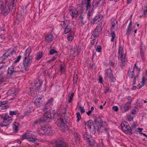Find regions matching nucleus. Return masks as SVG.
<instances>
[{"label": "nucleus", "mask_w": 147, "mask_h": 147, "mask_svg": "<svg viewBox=\"0 0 147 147\" xmlns=\"http://www.w3.org/2000/svg\"><path fill=\"white\" fill-rule=\"evenodd\" d=\"M18 91V89H14L13 90H10L7 92V94L12 96H14L17 94Z\"/></svg>", "instance_id": "20"}, {"label": "nucleus", "mask_w": 147, "mask_h": 147, "mask_svg": "<svg viewBox=\"0 0 147 147\" xmlns=\"http://www.w3.org/2000/svg\"><path fill=\"white\" fill-rule=\"evenodd\" d=\"M67 122L66 120L64 121L61 118H60L57 119L56 123L58 127H61V130L64 131L65 129H67V126L65 124Z\"/></svg>", "instance_id": "9"}, {"label": "nucleus", "mask_w": 147, "mask_h": 147, "mask_svg": "<svg viewBox=\"0 0 147 147\" xmlns=\"http://www.w3.org/2000/svg\"><path fill=\"white\" fill-rule=\"evenodd\" d=\"M144 14L145 15H147V8L144 10Z\"/></svg>", "instance_id": "57"}, {"label": "nucleus", "mask_w": 147, "mask_h": 147, "mask_svg": "<svg viewBox=\"0 0 147 147\" xmlns=\"http://www.w3.org/2000/svg\"><path fill=\"white\" fill-rule=\"evenodd\" d=\"M101 47L100 45H98L96 48V51L98 52H100L101 51Z\"/></svg>", "instance_id": "39"}, {"label": "nucleus", "mask_w": 147, "mask_h": 147, "mask_svg": "<svg viewBox=\"0 0 147 147\" xmlns=\"http://www.w3.org/2000/svg\"><path fill=\"white\" fill-rule=\"evenodd\" d=\"M132 24L131 22L130 21L129 25L128 26L126 30V35L127 36L131 34V33H133V30L131 28Z\"/></svg>", "instance_id": "21"}, {"label": "nucleus", "mask_w": 147, "mask_h": 147, "mask_svg": "<svg viewBox=\"0 0 147 147\" xmlns=\"http://www.w3.org/2000/svg\"><path fill=\"white\" fill-rule=\"evenodd\" d=\"M42 84V82L39 80L35 81L32 84V87L30 88L31 94L32 96H34L36 93V89L38 90L40 89Z\"/></svg>", "instance_id": "5"}, {"label": "nucleus", "mask_w": 147, "mask_h": 147, "mask_svg": "<svg viewBox=\"0 0 147 147\" xmlns=\"http://www.w3.org/2000/svg\"><path fill=\"white\" fill-rule=\"evenodd\" d=\"M79 109H80V112L82 113H84L85 112V110L83 109V108L82 106H80L79 107Z\"/></svg>", "instance_id": "51"}, {"label": "nucleus", "mask_w": 147, "mask_h": 147, "mask_svg": "<svg viewBox=\"0 0 147 147\" xmlns=\"http://www.w3.org/2000/svg\"><path fill=\"white\" fill-rule=\"evenodd\" d=\"M90 145L92 147H97L95 142L91 138V140L88 141Z\"/></svg>", "instance_id": "28"}, {"label": "nucleus", "mask_w": 147, "mask_h": 147, "mask_svg": "<svg viewBox=\"0 0 147 147\" xmlns=\"http://www.w3.org/2000/svg\"><path fill=\"white\" fill-rule=\"evenodd\" d=\"M19 123H18L15 122L13 125V129L14 131L16 132H17L18 131V126L19 125Z\"/></svg>", "instance_id": "32"}, {"label": "nucleus", "mask_w": 147, "mask_h": 147, "mask_svg": "<svg viewBox=\"0 0 147 147\" xmlns=\"http://www.w3.org/2000/svg\"><path fill=\"white\" fill-rule=\"evenodd\" d=\"M78 80V76L77 75L74 76L73 77V82L74 84H76Z\"/></svg>", "instance_id": "37"}, {"label": "nucleus", "mask_w": 147, "mask_h": 147, "mask_svg": "<svg viewBox=\"0 0 147 147\" xmlns=\"http://www.w3.org/2000/svg\"><path fill=\"white\" fill-rule=\"evenodd\" d=\"M42 53L41 52H39L37 54L36 56L35 57V59L37 60H39L42 58Z\"/></svg>", "instance_id": "33"}, {"label": "nucleus", "mask_w": 147, "mask_h": 147, "mask_svg": "<svg viewBox=\"0 0 147 147\" xmlns=\"http://www.w3.org/2000/svg\"><path fill=\"white\" fill-rule=\"evenodd\" d=\"M135 116L134 115H132L131 114L129 116V117L128 118V119L129 121H132L134 117Z\"/></svg>", "instance_id": "48"}, {"label": "nucleus", "mask_w": 147, "mask_h": 147, "mask_svg": "<svg viewBox=\"0 0 147 147\" xmlns=\"http://www.w3.org/2000/svg\"><path fill=\"white\" fill-rule=\"evenodd\" d=\"M0 107H1V109H5V108L4 106L1 105V106H0Z\"/></svg>", "instance_id": "63"}, {"label": "nucleus", "mask_w": 147, "mask_h": 147, "mask_svg": "<svg viewBox=\"0 0 147 147\" xmlns=\"http://www.w3.org/2000/svg\"><path fill=\"white\" fill-rule=\"evenodd\" d=\"M105 75L107 77H109V78H111L113 75L111 69H107Z\"/></svg>", "instance_id": "26"}, {"label": "nucleus", "mask_w": 147, "mask_h": 147, "mask_svg": "<svg viewBox=\"0 0 147 147\" xmlns=\"http://www.w3.org/2000/svg\"><path fill=\"white\" fill-rule=\"evenodd\" d=\"M60 71L61 72V73L65 71V68L64 67L62 66V65H61L60 66Z\"/></svg>", "instance_id": "42"}, {"label": "nucleus", "mask_w": 147, "mask_h": 147, "mask_svg": "<svg viewBox=\"0 0 147 147\" xmlns=\"http://www.w3.org/2000/svg\"><path fill=\"white\" fill-rule=\"evenodd\" d=\"M113 109L114 111H117L118 110V108L116 106H115L113 107Z\"/></svg>", "instance_id": "56"}, {"label": "nucleus", "mask_w": 147, "mask_h": 147, "mask_svg": "<svg viewBox=\"0 0 147 147\" xmlns=\"http://www.w3.org/2000/svg\"><path fill=\"white\" fill-rule=\"evenodd\" d=\"M76 117L78 118L77 119V121L78 122L79 121V120L81 119V116L80 113L78 112L77 113Z\"/></svg>", "instance_id": "38"}, {"label": "nucleus", "mask_w": 147, "mask_h": 147, "mask_svg": "<svg viewBox=\"0 0 147 147\" xmlns=\"http://www.w3.org/2000/svg\"><path fill=\"white\" fill-rule=\"evenodd\" d=\"M54 147H68L67 145L62 141L58 140L53 144Z\"/></svg>", "instance_id": "12"}, {"label": "nucleus", "mask_w": 147, "mask_h": 147, "mask_svg": "<svg viewBox=\"0 0 147 147\" xmlns=\"http://www.w3.org/2000/svg\"><path fill=\"white\" fill-rule=\"evenodd\" d=\"M0 36H1V37L2 39H4L5 38L4 35L3 34H1Z\"/></svg>", "instance_id": "59"}, {"label": "nucleus", "mask_w": 147, "mask_h": 147, "mask_svg": "<svg viewBox=\"0 0 147 147\" xmlns=\"http://www.w3.org/2000/svg\"><path fill=\"white\" fill-rule=\"evenodd\" d=\"M31 53V48L28 47L26 50L24 54V57L23 60V64L25 67L29 66L31 64L32 57V56L30 55Z\"/></svg>", "instance_id": "4"}, {"label": "nucleus", "mask_w": 147, "mask_h": 147, "mask_svg": "<svg viewBox=\"0 0 147 147\" xmlns=\"http://www.w3.org/2000/svg\"><path fill=\"white\" fill-rule=\"evenodd\" d=\"M33 107L30 105H29L26 108L27 111L25 112L26 113V115H28V113H30L31 112L32 110H33Z\"/></svg>", "instance_id": "29"}, {"label": "nucleus", "mask_w": 147, "mask_h": 147, "mask_svg": "<svg viewBox=\"0 0 147 147\" xmlns=\"http://www.w3.org/2000/svg\"><path fill=\"white\" fill-rule=\"evenodd\" d=\"M112 27L111 29H116L117 28V22L115 20H114L112 21Z\"/></svg>", "instance_id": "27"}, {"label": "nucleus", "mask_w": 147, "mask_h": 147, "mask_svg": "<svg viewBox=\"0 0 147 147\" xmlns=\"http://www.w3.org/2000/svg\"><path fill=\"white\" fill-rule=\"evenodd\" d=\"M80 136L76 133H74V134L73 138L72 139L73 141L75 142H78L80 140Z\"/></svg>", "instance_id": "25"}, {"label": "nucleus", "mask_w": 147, "mask_h": 147, "mask_svg": "<svg viewBox=\"0 0 147 147\" xmlns=\"http://www.w3.org/2000/svg\"><path fill=\"white\" fill-rule=\"evenodd\" d=\"M13 53V51H10V50H8L5 53V55H7L8 56H9L11 55H12Z\"/></svg>", "instance_id": "34"}, {"label": "nucleus", "mask_w": 147, "mask_h": 147, "mask_svg": "<svg viewBox=\"0 0 147 147\" xmlns=\"http://www.w3.org/2000/svg\"><path fill=\"white\" fill-rule=\"evenodd\" d=\"M94 122L98 127L96 128V130H97L101 133L106 131L105 129L103 126V121L100 117H98L95 118Z\"/></svg>", "instance_id": "6"}, {"label": "nucleus", "mask_w": 147, "mask_h": 147, "mask_svg": "<svg viewBox=\"0 0 147 147\" xmlns=\"http://www.w3.org/2000/svg\"><path fill=\"white\" fill-rule=\"evenodd\" d=\"M8 102V101H0V106H1V105H3L6 103H7Z\"/></svg>", "instance_id": "53"}, {"label": "nucleus", "mask_w": 147, "mask_h": 147, "mask_svg": "<svg viewBox=\"0 0 147 147\" xmlns=\"http://www.w3.org/2000/svg\"><path fill=\"white\" fill-rule=\"evenodd\" d=\"M34 103L36 107H41L43 105L41 98L39 97L36 98L34 102Z\"/></svg>", "instance_id": "18"}, {"label": "nucleus", "mask_w": 147, "mask_h": 147, "mask_svg": "<svg viewBox=\"0 0 147 147\" xmlns=\"http://www.w3.org/2000/svg\"><path fill=\"white\" fill-rule=\"evenodd\" d=\"M136 123H134L132 124L131 126L133 128H135L136 127Z\"/></svg>", "instance_id": "58"}, {"label": "nucleus", "mask_w": 147, "mask_h": 147, "mask_svg": "<svg viewBox=\"0 0 147 147\" xmlns=\"http://www.w3.org/2000/svg\"><path fill=\"white\" fill-rule=\"evenodd\" d=\"M127 100H128V102L127 103H129L131 104V96H129L127 97Z\"/></svg>", "instance_id": "50"}, {"label": "nucleus", "mask_w": 147, "mask_h": 147, "mask_svg": "<svg viewBox=\"0 0 147 147\" xmlns=\"http://www.w3.org/2000/svg\"><path fill=\"white\" fill-rule=\"evenodd\" d=\"M74 95V93L73 92L71 93L69 98L68 100V101L69 103L71 102L72 98L73 97Z\"/></svg>", "instance_id": "46"}, {"label": "nucleus", "mask_w": 147, "mask_h": 147, "mask_svg": "<svg viewBox=\"0 0 147 147\" xmlns=\"http://www.w3.org/2000/svg\"><path fill=\"white\" fill-rule=\"evenodd\" d=\"M130 104L129 103H126L124 107V110L125 111L128 110L131 107Z\"/></svg>", "instance_id": "31"}, {"label": "nucleus", "mask_w": 147, "mask_h": 147, "mask_svg": "<svg viewBox=\"0 0 147 147\" xmlns=\"http://www.w3.org/2000/svg\"><path fill=\"white\" fill-rule=\"evenodd\" d=\"M17 113V112L16 111H10L9 113V114L11 115H16Z\"/></svg>", "instance_id": "45"}, {"label": "nucleus", "mask_w": 147, "mask_h": 147, "mask_svg": "<svg viewBox=\"0 0 147 147\" xmlns=\"http://www.w3.org/2000/svg\"><path fill=\"white\" fill-rule=\"evenodd\" d=\"M99 81L100 83H102V79L101 77H99Z\"/></svg>", "instance_id": "60"}, {"label": "nucleus", "mask_w": 147, "mask_h": 147, "mask_svg": "<svg viewBox=\"0 0 147 147\" xmlns=\"http://www.w3.org/2000/svg\"><path fill=\"white\" fill-rule=\"evenodd\" d=\"M83 136L84 140L87 142H88L90 140H91L92 138L90 134L87 132L84 133L83 134Z\"/></svg>", "instance_id": "23"}, {"label": "nucleus", "mask_w": 147, "mask_h": 147, "mask_svg": "<svg viewBox=\"0 0 147 147\" xmlns=\"http://www.w3.org/2000/svg\"><path fill=\"white\" fill-rule=\"evenodd\" d=\"M27 140L28 141L32 142H36L37 140L36 138H28Z\"/></svg>", "instance_id": "35"}, {"label": "nucleus", "mask_w": 147, "mask_h": 147, "mask_svg": "<svg viewBox=\"0 0 147 147\" xmlns=\"http://www.w3.org/2000/svg\"><path fill=\"white\" fill-rule=\"evenodd\" d=\"M71 52H73L75 55H77L79 54V53L77 51L76 49L71 50Z\"/></svg>", "instance_id": "41"}, {"label": "nucleus", "mask_w": 147, "mask_h": 147, "mask_svg": "<svg viewBox=\"0 0 147 147\" xmlns=\"http://www.w3.org/2000/svg\"><path fill=\"white\" fill-rule=\"evenodd\" d=\"M100 19V16L99 15H97L91 21V24H93L95 23V22L98 20L99 21V20Z\"/></svg>", "instance_id": "30"}, {"label": "nucleus", "mask_w": 147, "mask_h": 147, "mask_svg": "<svg viewBox=\"0 0 147 147\" xmlns=\"http://www.w3.org/2000/svg\"><path fill=\"white\" fill-rule=\"evenodd\" d=\"M91 112H92V111L90 110L88 112H87L86 113L88 115H90V114L91 113Z\"/></svg>", "instance_id": "62"}, {"label": "nucleus", "mask_w": 147, "mask_h": 147, "mask_svg": "<svg viewBox=\"0 0 147 147\" xmlns=\"http://www.w3.org/2000/svg\"><path fill=\"white\" fill-rule=\"evenodd\" d=\"M3 71L1 69H0V81H1L3 79V76H2V74Z\"/></svg>", "instance_id": "44"}, {"label": "nucleus", "mask_w": 147, "mask_h": 147, "mask_svg": "<svg viewBox=\"0 0 147 147\" xmlns=\"http://www.w3.org/2000/svg\"><path fill=\"white\" fill-rule=\"evenodd\" d=\"M119 55L118 58L120 62L123 65L127 61L126 58V53L124 52L121 47H119Z\"/></svg>", "instance_id": "8"}, {"label": "nucleus", "mask_w": 147, "mask_h": 147, "mask_svg": "<svg viewBox=\"0 0 147 147\" xmlns=\"http://www.w3.org/2000/svg\"><path fill=\"white\" fill-rule=\"evenodd\" d=\"M74 31L69 32L67 35V40L68 42L72 41L74 39Z\"/></svg>", "instance_id": "24"}, {"label": "nucleus", "mask_w": 147, "mask_h": 147, "mask_svg": "<svg viewBox=\"0 0 147 147\" xmlns=\"http://www.w3.org/2000/svg\"><path fill=\"white\" fill-rule=\"evenodd\" d=\"M53 36L52 34H47L45 37V41L47 43H49L53 40Z\"/></svg>", "instance_id": "19"}, {"label": "nucleus", "mask_w": 147, "mask_h": 147, "mask_svg": "<svg viewBox=\"0 0 147 147\" xmlns=\"http://www.w3.org/2000/svg\"><path fill=\"white\" fill-rule=\"evenodd\" d=\"M134 70L131 71V70L129 69L128 71V75L130 78H132L134 77L132 84L133 85L135 84L136 80L138 79V75L137 74L135 76Z\"/></svg>", "instance_id": "11"}, {"label": "nucleus", "mask_w": 147, "mask_h": 147, "mask_svg": "<svg viewBox=\"0 0 147 147\" xmlns=\"http://www.w3.org/2000/svg\"><path fill=\"white\" fill-rule=\"evenodd\" d=\"M110 36L112 37L111 38V41H113L114 38L115 37V35L114 33L111 32L110 34Z\"/></svg>", "instance_id": "40"}, {"label": "nucleus", "mask_w": 147, "mask_h": 147, "mask_svg": "<svg viewBox=\"0 0 147 147\" xmlns=\"http://www.w3.org/2000/svg\"><path fill=\"white\" fill-rule=\"evenodd\" d=\"M90 129V131L93 133H95L96 129L91 120H89L85 124Z\"/></svg>", "instance_id": "13"}, {"label": "nucleus", "mask_w": 147, "mask_h": 147, "mask_svg": "<svg viewBox=\"0 0 147 147\" xmlns=\"http://www.w3.org/2000/svg\"><path fill=\"white\" fill-rule=\"evenodd\" d=\"M102 30L100 26H96L94 31L93 32L92 35L95 37H97L100 34Z\"/></svg>", "instance_id": "16"}, {"label": "nucleus", "mask_w": 147, "mask_h": 147, "mask_svg": "<svg viewBox=\"0 0 147 147\" xmlns=\"http://www.w3.org/2000/svg\"><path fill=\"white\" fill-rule=\"evenodd\" d=\"M121 127L122 130L125 133L129 135L132 134V130L127 122L124 121L122 122L121 124Z\"/></svg>", "instance_id": "10"}, {"label": "nucleus", "mask_w": 147, "mask_h": 147, "mask_svg": "<svg viewBox=\"0 0 147 147\" xmlns=\"http://www.w3.org/2000/svg\"><path fill=\"white\" fill-rule=\"evenodd\" d=\"M138 131L139 132H141L142 130H143V129L142 128H140L139 127H138Z\"/></svg>", "instance_id": "61"}, {"label": "nucleus", "mask_w": 147, "mask_h": 147, "mask_svg": "<svg viewBox=\"0 0 147 147\" xmlns=\"http://www.w3.org/2000/svg\"><path fill=\"white\" fill-rule=\"evenodd\" d=\"M145 78H144V77H143L142 78V86H139V85H138V86H139L138 87V88L139 89L141 88L142 86H144V84H145Z\"/></svg>", "instance_id": "36"}, {"label": "nucleus", "mask_w": 147, "mask_h": 147, "mask_svg": "<svg viewBox=\"0 0 147 147\" xmlns=\"http://www.w3.org/2000/svg\"><path fill=\"white\" fill-rule=\"evenodd\" d=\"M1 119H3L1 122V126L2 127L7 126L12 122L11 117L8 115H3Z\"/></svg>", "instance_id": "7"}, {"label": "nucleus", "mask_w": 147, "mask_h": 147, "mask_svg": "<svg viewBox=\"0 0 147 147\" xmlns=\"http://www.w3.org/2000/svg\"><path fill=\"white\" fill-rule=\"evenodd\" d=\"M18 73V71L15 70L13 66H11L8 70L7 74L9 76L11 75H16Z\"/></svg>", "instance_id": "15"}, {"label": "nucleus", "mask_w": 147, "mask_h": 147, "mask_svg": "<svg viewBox=\"0 0 147 147\" xmlns=\"http://www.w3.org/2000/svg\"><path fill=\"white\" fill-rule=\"evenodd\" d=\"M53 100V99L52 98H51L47 102L46 104L45 108L43 109L44 111L46 110L47 109H48L49 107L50 106L53 105L52 102Z\"/></svg>", "instance_id": "22"}, {"label": "nucleus", "mask_w": 147, "mask_h": 147, "mask_svg": "<svg viewBox=\"0 0 147 147\" xmlns=\"http://www.w3.org/2000/svg\"><path fill=\"white\" fill-rule=\"evenodd\" d=\"M69 10L70 15L73 18H76L78 15V12L76 9L72 6L70 7Z\"/></svg>", "instance_id": "14"}, {"label": "nucleus", "mask_w": 147, "mask_h": 147, "mask_svg": "<svg viewBox=\"0 0 147 147\" xmlns=\"http://www.w3.org/2000/svg\"><path fill=\"white\" fill-rule=\"evenodd\" d=\"M8 56L7 55H5V53L1 57V59L2 61H3L8 58Z\"/></svg>", "instance_id": "47"}, {"label": "nucleus", "mask_w": 147, "mask_h": 147, "mask_svg": "<svg viewBox=\"0 0 147 147\" xmlns=\"http://www.w3.org/2000/svg\"><path fill=\"white\" fill-rule=\"evenodd\" d=\"M101 0L98 1L97 0H94L92 3L90 4V0H84L82 2V5L86 8L88 11L87 18L89 20L90 17H91L95 8L100 4Z\"/></svg>", "instance_id": "2"}, {"label": "nucleus", "mask_w": 147, "mask_h": 147, "mask_svg": "<svg viewBox=\"0 0 147 147\" xmlns=\"http://www.w3.org/2000/svg\"><path fill=\"white\" fill-rule=\"evenodd\" d=\"M136 111L134 109H133L131 111V113L130 114L134 115L135 116V115L136 114Z\"/></svg>", "instance_id": "52"}, {"label": "nucleus", "mask_w": 147, "mask_h": 147, "mask_svg": "<svg viewBox=\"0 0 147 147\" xmlns=\"http://www.w3.org/2000/svg\"><path fill=\"white\" fill-rule=\"evenodd\" d=\"M111 80V82H114L115 81V77H113V76H112V77H111V78H109Z\"/></svg>", "instance_id": "54"}, {"label": "nucleus", "mask_w": 147, "mask_h": 147, "mask_svg": "<svg viewBox=\"0 0 147 147\" xmlns=\"http://www.w3.org/2000/svg\"><path fill=\"white\" fill-rule=\"evenodd\" d=\"M51 114L50 111H47L45 113L42 119L40 121H37L35 122V123L39 124L40 126L38 130V133L40 135H48L51 130L50 128L47 125H43V122H48L51 118Z\"/></svg>", "instance_id": "1"}, {"label": "nucleus", "mask_w": 147, "mask_h": 147, "mask_svg": "<svg viewBox=\"0 0 147 147\" xmlns=\"http://www.w3.org/2000/svg\"><path fill=\"white\" fill-rule=\"evenodd\" d=\"M73 28L72 26V24L71 23H69L67 25L64 31L65 34L70 32L71 31H74L71 30Z\"/></svg>", "instance_id": "17"}, {"label": "nucleus", "mask_w": 147, "mask_h": 147, "mask_svg": "<svg viewBox=\"0 0 147 147\" xmlns=\"http://www.w3.org/2000/svg\"><path fill=\"white\" fill-rule=\"evenodd\" d=\"M27 134H25L22 135L21 136V138L24 139H28V135H27Z\"/></svg>", "instance_id": "43"}, {"label": "nucleus", "mask_w": 147, "mask_h": 147, "mask_svg": "<svg viewBox=\"0 0 147 147\" xmlns=\"http://www.w3.org/2000/svg\"><path fill=\"white\" fill-rule=\"evenodd\" d=\"M21 58V56H19L17 58V59L15 61V62L17 63L19 61Z\"/></svg>", "instance_id": "55"}, {"label": "nucleus", "mask_w": 147, "mask_h": 147, "mask_svg": "<svg viewBox=\"0 0 147 147\" xmlns=\"http://www.w3.org/2000/svg\"><path fill=\"white\" fill-rule=\"evenodd\" d=\"M16 0H12L11 3L8 5V2H5V5L4 6L2 1H0V9L3 11V13L4 16H6L11 10L14 11L16 9L14 6V3Z\"/></svg>", "instance_id": "3"}, {"label": "nucleus", "mask_w": 147, "mask_h": 147, "mask_svg": "<svg viewBox=\"0 0 147 147\" xmlns=\"http://www.w3.org/2000/svg\"><path fill=\"white\" fill-rule=\"evenodd\" d=\"M56 52V51L55 50L52 49L50 50L49 52V54L50 55H52Z\"/></svg>", "instance_id": "49"}, {"label": "nucleus", "mask_w": 147, "mask_h": 147, "mask_svg": "<svg viewBox=\"0 0 147 147\" xmlns=\"http://www.w3.org/2000/svg\"><path fill=\"white\" fill-rule=\"evenodd\" d=\"M109 90V88H107L105 90V92L107 93V92H108Z\"/></svg>", "instance_id": "64"}]
</instances>
